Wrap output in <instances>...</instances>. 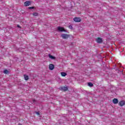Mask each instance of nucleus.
<instances>
[{"mask_svg": "<svg viewBox=\"0 0 125 125\" xmlns=\"http://www.w3.org/2000/svg\"><path fill=\"white\" fill-rule=\"evenodd\" d=\"M49 69L51 70H53V69H54V65H53V64H50L49 65Z\"/></svg>", "mask_w": 125, "mask_h": 125, "instance_id": "6", "label": "nucleus"}, {"mask_svg": "<svg viewBox=\"0 0 125 125\" xmlns=\"http://www.w3.org/2000/svg\"><path fill=\"white\" fill-rule=\"evenodd\" d=\"M36 115H37L38 116H40V113H39V112H36Z\"/></svg>", "mask_w": 125, "mask_h": 125, "instance_id": "16", "label": "nucleus"}, {"mask_svg": "<svg viewBox=\"0 0 125 125\" xmlns=\"http://www.w3.org/2000/svg\"><path fill=\"white\" fill-rule=\"evenodd\" d=\"M58 30L60 32H65V30L64 29V28L61 27L60 26L58 27Z\"/></svg>", "mask_w": 125, "mask_h": 125, "instance_id": "5", "label": "nucleus"}, {"mask_svg": "<svg viewBox=\"0 0 125 125\" xmlns=\"http://www.w3.org/2000/svg\"><path fill=\"white\" fill-rule=\"evenodd\" d=\"M61 75L62 77H66V76H67V73L65 72H61Z\"/></svg>", "mask_w": 125, "mask_h": 125, "instance_id": "10", "label": "nucleus"}, {"mask_svg": "<svg viewBox=\"0 0 125 125\" xmlns=\"http://www.w3.org/2000/svg\"><path fill=\"white\" fill-rule=\"evenodd\" d=\"M62 90H63L64 91H67L68 90V87H62L61 88Z\"/></svg>", "mask_w": 125, "mask_h": 125, "instance_id": "9", "label": "nucleus"}, {"mask_svg": "<svg viewBox=\"0 0 125 125\" xmlns=\"http://www.w3.org/2000/svg\"><path fill=\"white\" fill-rule=\"evenodd\" d=\"M33 16H38V13H34L33 14Z\"/></svg>", "mask_w": 125, "mask_h": 125, "instance_id": "15", "label": "nucleus"}, {"mask_svg": "<svg viewBox=\"0 0 125 125\" xmlns=\"http://www.w3.org/2000/svg\"><path fill=\"white\" fill-rule=\"evenodd\" d=\"M69 28H70V29H73V27L71 25L69 26Z\"/></svg>", "mask_w": 125, "mask_h": 125, "instance_id": "18", "label": "nucleus"}, {"mask_svg": "<svg viewBox=\"0 0 125 125\" xmlns=\"http://www.w3.org/2000/svg\"><path fill=\"white\" fill-rule=\"evenodd\" d=\"M73 20L75 22H81V21H82V20L80 18H78V17H75L73 19Z\"/></svg>", "mask_w": 125, "mask_h": 125, "instance_id": "2", "label": "nucleus"}, {"mask_svg": "<svg viewBox=\"0 0 125 125\" xmlns=\"http://www.w3.org/2000/svg\"><path fill=\"white\" fill-rule=\"evenodd\" d=\"M61 37L62 39L64 40H67L69 38V35L65 34H62Z\"/></svg>", "mask_w": 125, "mask_h": 125, "instance_id": "1", "label": "nucleus"}, {"mask_svg": "<svg viewBox=\"0 0 125 125\" xmlns=\"http://www.w3.org/2000/svg\"><path fill=\"white\" fill-rule=\"evenodd\" d=\"M49 58H51V59H55V57L52 56L51 55H49Z\"/></svg>", "mask_w": 125, "mask_h": 125, "instance_id": "12", "label": "nucleus"}, {"mask_svg": "<svg viewBox=\"0 0 125 125\" xmlns=\"http://www.w3.org/2000/svg\"><path fill=\"white\" fill-rule=\"evenodd\" d=\"M4 74H6L7 75L8 74V70H7L6 69L4 70Z\"/></svg>", "mask_w": 125, "mask_h": 125, "instance_id": "14", "label": "nucleus"}, {"mask_svg": "<svg viewBox=\"0 0 125 125\" xmlns=\"http://www.w3.org/2000/svg\"><path fill=\"white\" fill-rule=\"evenodd\" d=\"M96 41L98 43H101L102 42H103V40H102V38H98L96 39Z\"/></svg>", "mask_w": 125, "mask_h": 125, "instance_id": "3", "label": "nucleus"}, {"mask_svg": "<svg viewBox=\"0 0 125 125\" xmlns=\"http://www.w3.org/2000/svg\"><path fill=\"white\" fill-rule=\"evenodd\" d=\"M17 27H18V28H21V27H20V25H17Z\"/></svg>", "mask_w": 125, "mask_h": 125, "instance_id": "19", "label": "nucleus"}, {"mask_svg": "<svg viewBox=\"0 0 125 125\" xmlns=\"http://www.w3.org/2000/svg\"><path fill=\"white\" fill-rule=\"evenodd\" d=\"M88 86H90V87H92L93 86V84H92V83H88Z\"/></svg>", "mask_w": 125, "mask_h": 125, "instance_id": "13", "label": "nucleus"}, {"mask_svg": "<svg viewBox=\"0 0 125 125\" xmlns=\"http://www.w3.org/2000/svg\"><path fill=\"white\" fill-rule=\"evenodd\" d=\"M112 102L114 104H118V103H119V100H118V99L114 98L112 100Z\"/></svg>", "mask_w": 125, "mask_h": 125, "instance_id": "4", "label": "nucleus"}, {"mask_svg": "<svg viewBox=\"0 0 125 125\" xmlns=\"http://www.w3.org/2000/svg\"><path fill=\"white\" fill-rule=\"evenodd\" d=\"M24 78L25 81H28L29 80V76H28V75H24Z\"/></svg>", "mask_w": 125, "mask_h": 125, "instance_id": "11", "label": "nucleus"}, {"mask_svg": "<svg viewBox=\"0 0 125 125\" xmlns=\"http://www.w3.org/2000/svg\"><path fill=\"white\" fill-rule=\"evenodd\" d=\"M24 5L25 6H29V5H31V2L30 1H26L24 3Z\"/></svg>", "mask_w": 125, "mask_h": 125, "instance_id": "7", "label": "nucleus"}, {"mask_svg": "<svg viewBox=\"0 0 125 125\" xmlns=\"http://www.w3.org/2000/svg\"><path fill=\"white\" fill-rule=\"evenodd\" d=\"M125 101H121V102H119V104L120 105V106H123L125 105Z\"/></svg>", "mask_w": 125, "mask_h": 125, "instance_id": "8", "label": "nucleus"}, {"mask_svg": "<svg viewBox=\"0 0 125 125\" xmlns=\"http://www.w3.org/2000/svg\"><path fill=\"white\" fill-rule=\"evenodd\" d=\"M29 9H34V7H30L28 8Z\"/></svg>", "mask_w": 125, "mask_h": 125, "instance_id": "17", "label": "nucleus"}]
</instances>
